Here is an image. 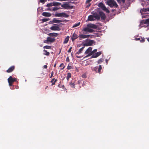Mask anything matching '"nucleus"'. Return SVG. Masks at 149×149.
<instances>
[{
	"mask_svg": "<svg viewBox=\"0 0 149 149\" xmlns=\"http://www.w3.org/2000/svg\"><path fill=\"white\" fill-rule=\"evenodd\" d=\"M107 4L111 8L114 6L117 8L118 5L116 2L114 0H108L107 2Z\"/></svg>",
	"mask_w": 149,
	"mask_h": 149,
	"instance_id": "f257e3e1",
	"label": "nucleus"
},
{
	"mask_svg": "<svg viewBox=\"0 0 149 149\" xmlns=\"http://www.w3.org/2000/svg\"><path fill=\"white\" fill-rule=\"evenodd\" d=\"M55 17H68L69 15H67L66 13L62 12L60 13H56L55 14Z\"/></svg>",
	"mask_w": 149,
	"mask_h": 149,
	"instance_id": "f03ea898",
	"label": "nucleus"
},
{
	"mask_svg": "<svg viewBox=\"0 0 149 149\" xmlns=\"http://www.w3.org/2000/svg\"><path fill=\"white\" fill-rule=\"evenodd\" d=\"M8 81L9 86H12L13 83L17 81V79L16 78H13L12 76H10L8 78Z\"/></svg>",
	"mask_w": 149,
	"mask_h": 149,
	"instance_id": "7ed1b4c3",
	"label": "nucleus"
},
{
	"mask_svg": "<svg viewBox=\"0 0 149 149\" xmlns=\"http://www.w3.org/2000/svg\"><path fill=\"white\" fill-rule=\"evenodd\" d=\"M98 6L99 7L102 8L103 10L105 11L107 13H109V11L106 8L104 4L102 3H99Z\"/></svg>",
	"mask_w": 149,
	"mask_h": 149,
	"instance_id": "20e7f679",
	"label": "nucleus"
},
{
	"mask_svg": "<svg viewBox=\"0 0 149 149\" xmlns=\"http://www.w3.org/2000/svg\"><path fill=\"white\" fill-rule=\"evenodd\" d=\"M56 40V39L54 38H52L50 37H48L47 38V40L44 41V43L48 44L49 42H53Z\"/></svg>",
	"mask_w": 149,
	"mask_h": 149,
	"instance_id": "39448f33",
	"label": "nucleus"
},
{
	"mask_svg": "<svg viewBox=\"0 0 149 149\" xmlns=\"http://www.w3.org/2000/svg\"><path fill=\"white\" fill-rule=\"evenodd\" d=\"M95 42L93 40H89L88 41L84 44V46H92L93 44L95 45Z\"/></svg>",
	"mask_w": 149,
	"mask_h": 149,
	"instance_id": "423d86ee",
	"label": "nucleus"
},
{
	"mask_svg": "<svg viewBox=\"0 0 149 149\" xmlns=\"http://www.w3.org/2000/svg\"><path fill=\"white\" fill-rule=\"evenodd\" d=\"M102 68L101 65H100L99 67L98 66L94 68L93 69V70L96 72L98 73H100L101 70L102 69Z\"/></svg>",
	"mask_w": 149,
	"mask_h": 149,
	"instance_id": "0eeeda50",
	"label": "nucleus"
},
{
	"mask_svg": "<svg viewBox=\"0 0 149 149\" xmlns=\"http://www.w3.org/2000/svg\"><path fill=\"white\" fill-rule=\"evenodd\" d=\"M61 6L65 9H70L72 8V6H69L68 4L67 3L63 4L61 5Z\"/></svg>",
	"mask_w": 149,
	"mask_h": 149,
	"instance_id": "6e6552de",
	"label": "nucleus"
},
{
	"mask_svg": "<svg viewBox=\"0 0 149 149\" xmlns=\"http://www.w3.org/2000/svg\"><path fill=\"white\" fill-rule=\"evenodd\" d=\"M82 31L92 33L94 31V30L91 29L89 27H87L83 28Z\"/></svg>",
	"mask_w": 149,
	"mask_h": 149,
	"instance_id": "1a4fd4ad",
	"label": "nucleus"
},
{
	"mask_svg": "<svg viewBox=\"0 0 149 149\" xmlns=\"http://www.w3.org/2000/svg\"><path fill=\"white\" fill-rule=\"evenodd\" d=\"M50 29L53 31L61 30V29L58 26H52L50 28Z\"/></svg>",
	"mask_w": 149,
	"mask_h": 149,
	"instance_id": "9d476101",
	"label": "nucleus"
},
{
	"mask_svg": "<svg viewBox=\"0 0 149 149\" xmlns=\"http://www.w3.org/2000/svg\"><path fill=\"white\" fill-rule=\"evenodd\" d=\"M99 14L101 19L103 20H105L106 19V16L104 13L100 11L99 12Z\"/></svg>",
	"mask_w": 149,
	"mask_h": 149,
	"instance_id": "9b49d317",
	"label": "nucleus"
},
{
	"mask_svg": "<svg viewBox=\"0 0 149 149\" xmlns=\"http://www.w3.org/2000/svg\"><path fill=\"white\" fill-rule=\"evenodd\" d=\"M87 26L90 28L96 29L97 28V26L94 24H89L87 25Z\"/></svg>",
	"mask_w": 149,
	"mask_h": 149,
	"instance_id": "f8f14e48",
	"label": "nucleus"
},
{
	"mask_svg": "<svg viewBox=\"0 0 149 149\" xmlns=\"http://www.w3.org/2000/svg\"><path fill=\"white\" fill-rule=\"evenodd\" d=\"M97 49H94L93 51H92L90 53H89V54H88L87 55L85 56L84 57V58H87L88 56H89L92 55H93V54H95L94 53H95L97 52Z\"/></svg>",
	"mask_w": 149,
	"mask_h": 149,
	"instance_id": "ddd939ff",
	"label": "nucleus"
},
{
	"mask_svg": "<svg viewBox=\"0 0 149 149\" xmlns=\"http://www.w3.org/2000/svg\"><path fill=\"white\" fill-rule=\"evenodd\" d=\"M101 53L100 52H98L95 54H93L91 57V58H97L98 56H99L100 55H101Z\"/></svg>",
	"mask_w": 149,
	"mask_h": 149,
	"instance_id": "4468645a",
	"label": "nucleus"
},
{
	"mask_svg": "<svg viewBox=\"0 0 149 149\" xmlns=\"http://www.w3.org/2000/svg\"><path fill=\"white\" fill-rule=\"evenodd\" d=\"M15 69L14 66H12L9 68L8 70H6V72L8 73H10L13 72Z\"/></svg>",
	"mask_w": 149,
	"mask_h": 149,
	"instance_id": "2eb2a0df",
	"label": "nucleus"
},
{
	"mask_svg": "<svg viewBox=\"0 0 149 149\" xmlns=\"http://www.w3.org/2000/svg\"><path fill=\"white\" fill-rule=\"evenodd\" d=\"M58 34L56 33H50L48 34L49 36L53 38H55L58 36Z\"/></svg>",
	"mask_w": 149,
	"mask_h": 149,
	"instance_id": "dca6fc26",
	"label": "nucleus"
},
{
	"mask_svg": "<svg viewBox=\"0 0 149 149\" xmlns=\"http://www.w3.org/2000/svg\"><path fill=\"white\" fill-rule=\"evenodd\" d=\"M71 39L72 41L77 38L78 37V35L75 33H74L72 36H71Z\"/></svg>",
	"mask_w": 149,
	"mask_h": 149,
	"instance_id": "f3484780",
	"label": "nucleus"
},
{
	"mask_svg": "<svg viewBox=\"0 0 149 149\" xmlns=\"http://www.w3.org/2000/svg\"><path fill=\"white\" fill-rule=\"evenodd\" d=\"M42 15L45 17H49L51 16V14L49 13L44 12L42 13Z\"/></svg>",
	"mask_w": 149,
	"mask_h": 149,
	"instance_id": "a211bd4d",
	"label": "nucleus"
},
{
	"mask_svg": "<svg viewBox=\"0 0 149 149\" xmlns=\"http://www.w3.org/2000/svg\"><path fill=\"white\" fill-rule=\"evenodd\" d=\"M92 49V48L91 47H89L88 49L86 51L84 54H88L91 52V51Z\"/></svg>",
	"mask_w": 149,
	"mask_h": 149,
	"instance_id": "6ab92c4d",
	"label": "nucleus"
},
{
	"mask_svg": "<svg viewBox=\"0 0 149 149\" xmlns=\"http://www.w3.org/2000/svg\"><path fill=\"white\" fill-rule=\"evenodd\" d=\"M52 23H60L62 22H64V21L62 20H58L56 18H54L53 19V20L52 21Z\"/></svg>",
	"mask_w": 149,
	"mask_h": 149,
	"instance_id": "aec40b11",
	"label": "nucleus"
},
{
	"mask_svg": "<svg viewBox=\"0 0 149 149\" xmlns=\"http://www.w3.org/2000/svg\"><path fill=\"white\" fill-rule=\"evenodd\" d=\"M135 40H140V42H144L145 41V38H142L141 37V38H136L135 39Z\"/></svg>",
	"mask_w": 149,
	"mask_h": 149,
	"instance_id": "412c9836",
	"label": "nucleus"
},
{
	"mask_svg": "<svg viewBox=\"0 0 149 149\" xmlns=\"http://www.w3.org/2000/svg\"><path fill=\"white\" fill-rule=\"evenodd\" d=\"M95 19L94 18L93 15H90L88 16V20L90 21H93L95 20Z\"/></svg>",
	"mask_w": 149,
	"mask_h": 149,
	"instance_id": "4be33fe9",
	"label": "nucleus"
},
{
	"mask_svg": "<svg viewBox=\"0 0 149 149\" xmlns=\"http://www.w3.org/2000/svg\"><path fill=\"white\" fill-rule=\"evenodd\" d=\"M146 11H148V8H143L140 10V12L142 14H143V12H145Z\"/></svg>",
	"mask_w": 149,
	"mask_h": 149,
	"instance_id": "5701e85b",
	"label": "nucleus"
},
{
	"mask_svg": "<svg viewBox=\"0 0 149 149\" xmlns=\"http://www.w3.org/2000/svg\"><path fill=\"white\" fill-rule=\"evenodd\" d=\"M69 38V36H67L64 39V41L63 42V44H65L67 43L68 42Z\"/></svg>",
	"mask_w": 149,
	"mask_h": 149,
	"instance_id": "b1692460",
	"label": "nucleus"
},
{
	"mask_svg": "<svg viewBox=\"0 0 149 149\" xmlns=\"http://www.w3.org/2000/svg\"><path fill=\"white\" fill-rule=\"evenodd\" d=\"M79 40H81L82 38H86V35H83V34H80L79 36Z\"/></svg>",
	"mask_w": 149,
	"mask_h": 149,
	"instance_id": "393cba45",
	"label": "nucleus"
},
{
	"mask_svg": "<svg viewBox=\"0 0 149 149\" xmlns=\"http://www.w3.org/2000/svg\"><path fill=\"white\" fill-rule=\"evenodd\" d=\"M61 3L56 1H53L52 2V5L53 6H59L61 5Z\"/></svg>",
	"mask_w": 149,
	"mask_h": 149,
	"instance_id": "a878e982",
	"label": "nucleus"
},
{
	"mask_svg": "<svg viewBox=\"0 0 149 149\" xmlns=\"http://www.w3.org/2000/svg\"><path fill=\"white\" fill-rule=\"evenodd\" d=\"M84 47H85V46H84L83 47L81 48L79 50V51L77 52L76 54H79L81 53H82V51H83L84 49Z\"/></svg>",
	"mask_w": 149,
	"mask_h": 149,
	"instance_id": "bb28decb",
	"label": "nucleus"
},
{
	"mask_svg": "<svg viewBox=\"0 0 149 149\" xmlns=\"http://www.w3.org/2000/svg\"><path fill=\"white\" fill-rule=\"evenodd\" d=\"M43 52L44 53L43 54L46 56H49L50 54L49 52H47L45 49H44L43 50Z\"/></svg>",
	"mask_w": 149,
	"mask_h": 149,
	"instance_id": "cd10ccee",
	"label": "nucleus"
},
{
	"mask_svg": "<svg viewBox=\"0 0 149 149\" xmlns=\"http://www.w3.org/2000/svg\"><path fill=\"white\" fill-rule=\"evenodd\" d=\"M93 17H94V18L95 19H96L97 20H99L100 19V15L97 14H96L95 15H93Z\"/></svg>",
	"mask_w": 149,
	"mask_h": 149,
	"instance_id": "c85d7f7f",
	"label": "nucleus"
},
{
	"mask_svg": "<svg viewBox=\"0 0 149 149\" xmlns=\"http://www.w3.org/2000/svg\"><path fill=\"white\" fill-rule=\"evenodd\" d=\"M71 77V74L70 73L68 72L67 73V79L68 81L69 80V79Z\"/></svg>",
	"mask_w": 149,
	"mask_h": 149,
	"instance_id": "c756f323",
	"label": "nucleus"
},
{
	"mask_svg": "<svg viewBox=\"0 0 149 149\" xmlns=\"http://www.w3.org/2000/svg\"><path fill=\"white\" fill-rule=\"evenodd\" d=\"M52 8V11L57 10L58 9H61V8H58L57 7H55L54 8Z\"/></svg>",
	"mask_w": 149,
	"mask_h": 149,
	"instance_id": "7c9ffc66",
	"label": "nucleus"
},
{
	"mask_svg": "<svg viewBox=\"0 0 149 149\" xmlns=\"http://www.w3.org/2000/svg\"><path fill=\"white\" fill-rule=\"evenodd\" d=\"M51 46H50L46 45L43 47V48L46 49H51Z\"/></svg>",
	"mask_w": 149,
	"mask_h": 149,
	"instance_id": "2f4dec72",
	"label": "nucleus"
},
{
	"mask_svg": "<svg viewBox=\"0 0 149 149\" xmlns=\"http://www.w3.org/2000/svg\"><path fill=\"white\" fill-rule=\"evenodd\" d=\"M104 61V59H103L102 58H101L98 60V61H97V63H98V64L101 63L103 61Z\"/></svg>",
	"mask_w": 149,
	"mask_h": 149,
	"instance_id": "473e14b6",
	"label": "nucleus"
},
{
	"mask_svg": "<svg viewBox=\"0 0 149 149\" xmlns=\"http://www.w3.org/2000/svg\"><path fill=\"white\" fill-rule=\"evenodd\" d=\"M52 2L50 3H48L46 5V6L47 7H50L53 6Z\"/></svg>",
	"mask_w": 149,
	"mask_h": 149,
	"instance_id": "72a5a7b5",
	"label": "nucleus"
},
{
	"mask_svg": "<svg viewBox=\"0 0 149 149\" xmlns=\"http://www.w3.org/2000/svg\"><path fill=\"white\" fill-rule=\"evenodd\" d=\"M80 24V22H79L77 24H74L73 26V28H74V27H77L78 26H79V25Z\"/></svg>",
	"mask_w": 149,
	"mask_h": 149,
	"instance_id": "f704fd0d",
	"label": "nucleus"
},
{
	"mask_svg": "<svg viewBox=\"0 0 149 149\" xmlns=\"http://www.w3.org/2000/svg\"><path fill=\"white\" fill-rule=\"evenodd\" d=\"M145 24H149V18L146 19L144 22Z\"/></svg>",
	"mask_w": 149,
	"mask_h": 149,
	"instance_id": "c9c22d12",
	"label": "nucleus"
},
{
	"mask_svg": "<svg viewBox=\"0 0 149 149\" xmlns=\"http://www.w3.org/2000/svg\"><path fill=\"white\" fill-rule=\"evenodd\" d=\"M59 67H63V68H61V69L62 70L65 67L63 66V63H62L59 66Z\"/></svg>",
	"mask_w": 149,
	"mask_h": 149,
	"instance_id": "e433bc0d",
	"label": "nucleus"
},
{
	"mask_svg": "<svg viewBox=\"0 0 149 149\" xmlns=\"http://www.w3.org/2000/svg\"><path fill=\"white\" fill-rule=\"evenodd\" d=\"M70 86L72 88H75L74 84V83H70Z\"/></svg>",
	"mask_w": 149,
	"mask_h": 149,
	"instance_id": "4c0bfd02",
	"label": "nucleus"
},
{
	"mask_svg": "<svg viewBox=\"0 0 149 149\" xmlns=\"http://www.w3.org/2000/svg\"><path fill=\"white\" fill-rule=\"evenodd\" d=\"M49 20V18H44L42 19V21L43 22H47Z\"/></svg>",
	"mask_w": 149,
	"mask_h": 149,
	"instance_id": "58836bf2",
	"label": "nucleus"
},
{
	"mask_svg": "<svg viewBox=\"0 0 149 149\" xmlns=\"http://www.w3.org/2000/svg\"><path fill=\"white\" fill-rule=\"evenodd\" d=\"M67 69L68 70H70L72 69V66L68 65L67 67Z\"/></svg>",
	"mask_w": 149,
	"mask_h": 149,
	"instance_id": "ea45409f",
	"label": "nucleus"
},
{
	"mask_svg": "<svg viewBox=\"0 0 149 149\" xmlns=\"http://www.w3.org/2000/svg\"><path fill=\"white\" fill-rule=\"evenodd\" d=\"M45 10H49L50 11H52V8H48L47 9Z\"/></svg>",
	"mask_w": 149,
	"mask_h": 149,
	"instance_id": "a19ab883",
	"label": "nucleus"
},
{
	"mask_svg": "<svg viewBox=\"0 0 149 149\" xmlns=\"http://www.w3.org/2000/svg\"><path fill=\"white\" fill-rule=\"evenodd\" d=\"M82 77L83 78H85L86 77V76L85 74L84 73L82 74Z\"/></svg>",
	"mask_w": 149,
	"mask_h": 149,
	"instance_id": "79ce46f5",
	"label": "nucleus"
},
{
	"mask_svg": "<svg viewBox=\"0 0 149 149\" xmlns=\"http://www.w3.org/2000/svg\"><path fill=\"white\" fill-rule=\"evenodd\" d=\"M66 61L67 62H70V59L69 57L68 56L66 58Z\"/></svg>",
	"mask_w": 149,
	"mask_h": 149,
	"instance_id": "37998d69",
	"label": "nucleus"
},
{
	"mask_svg": "<svg viewBox=\"0 0 149 149\" xmlns=\"http://www.w3.org/2000/svg\"><path fill=\"white\" fill-rule=\"evenodd\" d=\"M72 48V47H71L69 49L68 51V53H70L71 51V49Z\"/></svg>",
	"mask_w": 149,
	"mask_h": 149,
	"instance_id": "c03bdc74",
	"label": "nucleus"
},
{
	"mask_svg": "<svg viewBox=\"0 0 149 149\" xmlns=\"http://www.w3.org/2000/svg\"><path fill=\"white\" fill-rule=\"evenodd\" d=\"M57 80L56 79L54 80V82H52V85H54L55 84L56 82V81Z\"/></svg>",
	"mask_w": 149,
	"mask_h": 149,
	"instance_id": "a18cd8bd",
	"label": "nucleus"
},
{
	"mask_svg": "<svg viewBox=\"0 0 149 149\" xmlns=\"http://www.w3.org/2000/svg\"><path fill=\"white\" fill-rule=\"evenodd\" d=\"M54 72L53 71H52L51 72V75L50 76V78H52L53 77V76L54 74Z\"/></svg>",
	"mask_w": 149,
	"mask_h": 149,
	"instance_id": "49530a36",
	"label": "nucleus"
},
{
	"mask_svg": "<svg viewBox=\"0 0 149 149\" xmlns=\"http://www.w3.org/2000/svg\"><path fill=\"white\" fill-rule=\"evenodd\" d=\"M92 0H87L86 3H89Z\"/></svg>",
	"mask_w": 149,
	"mask_h": 149,
	"instance_id": "de8ad7c7",
	"label": "nucleus"
},
{
	"mask_svg": "<svg viewBox=\"0 0 149 149\" xmlns=\"http://www.w3.org/2000/svg\"><path fill=\"white\" fill-rule=\"evenodd\" d=\"M90 36H91L90 35H86V38H89L90 37Z\"/></svg>",
	"mask_w": 149,
	"mask_h": 149,
	"instance_id": "09e8293b",
	"label": "nucleus"
},
{
	"mask_svg": "<svg viewBox=\"0 0 149 149\" xmlns=\"http://www.w3.org/2000/svg\"><path fill=\"white\" fill-rule=\"evenodd\" d=\"M45 1V0H40V2L42 3H44Z\"/></svg>",
	"mask_w": 149,
	"mask_h": 149,
	"instance_id": "8fccbe9b",
	"label": "nucleus"
},
{
	"mask_svg": "<svg viewBox=\"0 0 149 149\" xmlns=\"http://www.w3.org/2000/svg\"><path fill=\"white\" fill-rule=\"evenodd\" d=\"M43 67H44V68H45V69H46V68H47V65H44V66Z\"/></svg>",
	"mask_w": 149,
	"mask_h": 149,
	"instance_id": "3c124183",
	"label": "nucleus"
},
{
	"mask_svg": "<svg viewBox=\"0 0 149 149\" xmlns=\"http://www.w3.org/2000/svg\"><path fill=\"white\" fill-rule=\"evenodd\" d=\"M55 79H54V78H53V79H52V80H51V82L52 83V82H54V80H55Z\"/></svg>",
	"mask_w": 149,
	"mask_h": 149,
	"instance_id": "603ef678",
	"label": "nucleus"
},
{
	"mask_svg": "<svg viewBox=\"0 0 149 149\" xmlns=\"http://www.w3.org/2000/svg\"><path fill=\"white\" fill-rule=\"evenodd\" d=\"M91 3H89V4L88 5H87L86 6L88 8L91 6Z\"/></svg>",
	"mask_w": 149,
	"mask_h": 149,
	"instance_id": "864d4df0",
	"label": "nucleus"
},
{
	"mask_svg": "<svg viewBox=\"0 0 149 149\" xmlns=\"http://www.w3.org/2000/svg\"><path fill=\"white\" fill-rule=\"evenodd\" d=\"M122 2H123V3H124L125 2V0H122Z\"/></svg>",
	"mask_w": 149,
	"mask_h": 149,
	"instance_id": "5fc2aeb1",
	"label": "nucleus"
},
{
	"mask_svg": "<svg viewBox=\"0 0 149 149\" xmlns=\"http://www.w3.org/2000/svg\"><path fill=\"white\" fill-rule=\"evenodd\" d=\"M56 63H55V64H54V67H56Z\"/></svg>",
	"mask_w": 149,
	"mask_h": 149,
	"instance_id": "6e6d98bb",
	"label": "nucleus"
},
{
	"mask_svg": "<svg viewBox=\"0 0 149 149\" xmlns=\"http://www.w3.org/2000/svg\"><path fill=\"white\" fill-rule=\"evenodd\" d=\"M148 41L149 42V38H147Z\"/></svg>",
	"mask_w": 149,
	"mask_h": 149,
	"instance_id": "4d7b16f0",
	"label": "nucleus"
},
{
	"mask_svg": "<svg viewBox=\"0 0 149 149\" xmlns=\"http://www.w3.org/2000/svg\"><path fill=\"white\" fill-rule=\"evenodd\" d=\"M77 58H80L81 57L80 56H77Z\"/></svg>",
	"mask_w": 149,
	"mask_h": 149,
	"instance_id": "13d9d810",
	"label": "nucleus"
},
{
	"mask_svg": "<svg viewBox=\"0 0 149 149\" xmlns=\"http://www.w3.org/2000/svg\"><path fill=\"white\" fill-rule=\"evenodd\" d=\"M48 87V86H46V87L45 88V89H46Z\"/></svg>",
	"mask_w": 149,
	"mask_h": 149,
	"instance_id": "bf43d9fd",
	"label": "nucleus"
},
{
	"mask_svg": "<svg viewBox=\"0 0 149 149\" xmlns=\"http://www.w3.org/2000/svg\"><path fill=\"white\" fill-rule=\"evenodd\" d=\"M115 11V9L112 10V11Z\"/></svg>",
	"mask_w": 149,
	"mask_h": 149,
	"instance_id": "052dcab7",
	"label": "nucleus"
},
{
	"mask_svg": "<svg viewBox=\"0 0 149 149\" xmlns=\"http://www.w3.org/2000/svg\"><path fill=\"white\" fill-rule=\"evenodd\" d=\"M142 17H145V15H143V16H142Z\"/></svg>",
	"mask_w": 149,
	"mask_h": 149,
	"instance_id": "680f3d73",
	"label": "nucleus"
},
{
	"mask_svg": "<svg viewBox=\"0 0 149 149\" xmlns=\"http://www.w3.org/2000/svg\"><path fill=\"white\" fill-rule=\"evenodd\" d=\"M116 0L117 1H118V2H119V1H120V0Z\"/></svg>",
	"mask_w": 149,
	"mask_h": 149,
	"instance_id": "e2e57ef3",
	"label": "nucleus"
},
{
	"mask_svg": "<svg viewBox=\"0 0 149 149\" xmlns=\"http://www.w3.org/2000/svg\"><path fill=\"white\" fill-rule=\"evenodd\" d=\"M148 8V11H149V8Z\"/></svg>",
	"mask_w": 149,
	"mask_h": 149,
	"instance_id": "0e129e2a",
	"label": "nucleus"
}]
</instances>
